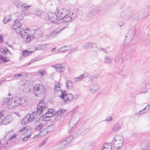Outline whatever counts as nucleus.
I'll return each instance as SVG.
<instances>
[{
    "mask_svg": "<svg viewBox=\"0 0 150 150\" xmlns=\"http://www.w3.org/2000/svg\"><path fill=\"white\" fill-rule=\"evenodd\" d=\"M57 15L58 17V21H60L62 20L66 14H68L69 11L65 9L61 8L57 9L56 10Z\"/></svg>",
    "mask_w": 150,
    "mask_h": 150,
    "instance_id": "nucleus-9",
    "label": "nucleus"
},
{
    "mask_svg": "<svg viewBox=\"0 0 150 150\" xmlns=\"http://www.w3.org/2000/svg\"><path fill=\"white\" fill-rule=\"evenodd\" d=\"M73 136L71 135L67 137L64 140L62 141L61 142H63L64 143H66V145L71 142L73 139Z\"/></svg>",
    "mask_w": 150,
    "mask_h": 150,
    "instance_id": "nucleus-27",
    "label": "nucleus"
},
{
    "mask_svg": "<svg viewBox=\"0 0 150 150\" xmlns=\"http://www.w3.org/2000/svg\"><path fill=\"white\" fill-rule=\"evenodd\" d=\"M45 89L42 85L40 83L35 84L33 89V94L37 97L40 96L45 93Z\"/></svg>",
    "mask_w": 150,
    "mask_h": 150,
    "instance_id": "nucleus-4",
    "label": "nucleus"
},
{
    "mask_svg": "<svg viewBox=\"0 0 150 150\" xmlns=\"http://www.w3.org/2000/svg\"><path fill=\"white\" fill-rule=\"evenodd\" d=\"M13 4L18 8H25L26 10H27V8L30 7V6H27L26 4H22L18 0H15L14 1Z\"/></svg>",
    "mask_w": 150,
    "mask_h": 150,
    "instance_id": "nucleus-15",
    "label": "nucleus"
},
{
    "mask_svg": "<svg viewBox=\"0 0 150 150\" xmlns=\"http://www.w3.org/2000/svg\"><path fill=\"white\" fill-rule=\"evenodd\" d=\"M124 24V22L123 21H120L118 23L117 25L120 27H122Z\"/></svg>",
    "mask_w": 150,
    "mask_h": 150,
    "instance_id": "nucleus-52",
    "label": "nucleus"
},
{
    "mask_svg": "<svg viewBox=\"0 0 150 150\" xmlns=\"http://www.w3.org/2000/svg\"><path fill=\"white\" fill-rule=\"evenodd\" d=\"M10 100V99L8 98H4L3 99L2 104L3 105H5L7 104H8V103Z\"/></svg>",
    "mask_w": 150,
    "mask_h": 150,
    "instance_id": "nucleus-44",
    "label": "nucleus"
},
{
    "mask_svg": "<svg viewBox=\"0 0 150 150\" xmlns=\"http://www.w3.org/2000/svg\"><path fill=\"white\" fill-rule=\"evenodd\" d=\"M94 45V43L89 42L84 44L83 47L84 49L87 50L93 47Z\"/></svg>",
    "mask_w": 150,
    "mask_h": 150,
    "instance_id": "nucleus-24",
    "label": "nucleus"
},
{
    "mask_svg": "<svg viewBox=\"0 0 150 150\" xmlns=\"http://www.w3.org/2000/svg\"><path fill=\"white\" fill-rule=\"evenodd\" d=\"M7 59V57H5L2 55H0V60L2 62L4 63L8 62V61Z\"/></svg>",
    "mask_w": 150,
    "mask_h": 150,
    "instance_id": "nucleus-43",
    "label": "nucleus"
},
{
    "mask_svg": "<svg viewBox=\"0 0 150 150\" xmlns=\"http://www.w3.org/2000/svg\"><path fill=\"white\" fill-rule=\"evenodd\" d=\"M24 73L15 74L13 76V77L16 79H20L21 77L23 78V76H24Z\"/></svg>",
    "mask_w": 150,
    "mask_h": 150,
    "instance_id": "nucleus-41",
    "label": "nucleus"
},
{
    "mask_svg": "<svg viewBox=\"0 0 150 150\" xmlns=\"http://www.w3.org/2000/svg\"><path fill=\"white\" fill-rule=\"evenodd\" d=\"M45 126H44V127L42 128L41 131H39V135L40 136H43L46 134L48 132V131L44 127Z\"/></svg>",
    "mask_w": 150,
    "mask_h": 150,
    "instance_id": "nucleus-34",
    "label": "nucleus"
},
{
    "mask_svg": "<svg viewBox=\"0 0 150 150\" xmlns=\"http://www.w3.org/2000/svg\"><path fill=\"white\" fill-rule=\"evenodd\" d=\"M42 12L41 11L39 10L36 12V15L39 17H40L42 14Z\"/></svg>",
    "mask_w": 150,
    "mask_h": 150,
    "instance_id": "nucleus-49",
    "label": "nucleus"
},
{
    "mask_svg": "<svg viewBox=\"0 0 150 150\" xmlns=\"http://www.w3.org/2000/svg\"><path fill=\"white\" fill-rule=\"evenodd\" d=\"M149 105H147L145 108L143 109V110H141L142 111V112L143 111H146V112H147L148 110H149Z\"/></svg>",
    "mask_w": 150,
    "mask_h": 150,
    "instance_id": "nucleus-50",
    "label": "nucleus"
},
{
    "mask_svg": "<svg viewBox=\"0 0 150 150\" xmlns=\"http://www.w3.org/2000/svg\"><path fill=\"white\" fill-rule=\"evenodd\" d=\"M12 77L11 76H9L6 79V80L7 81H8L11 80H12L13 79H12Z\"/></svg>",
    "mask_w": 150,
    "mask_h": 150,
    "instance_id": "nucleus-55",
    "label": "nucleus"
},
{
    "mask_svg": "<svg viewBox=\"0 0 150 150\" xmlns=\"http://www.w3.org/2000/svg\"><path fill=\"white\" fill-rule=\"evenodd\" d=\"M0 52L4 54V49L3 48H0Z\"/></svg>",
    "mask_w": 150,
    "mask_h": 150,
    "instance_id": "nucleus-58",
    "label": "nucleus"
},
{
    "mask_svg": "<svg viewBox=\"0 0 150 150\" xmlns=\"http://www.w3.org/2000/svg\"><path fill=\"white\" fill-rule=\"evenodd\" d=\"M112 146L110 143H107L104 144L103 147L101 149L102 150H111Z\"/></svg>",
    "mask_w": 150,
    "mask_h": 150,
    "instance_id": "nucleus-30",
    "label": "nucleus"
},
{
    "mask_svg": "<svg viewBox=\"0 0 150 150\" xmlns=\"http://www.w3.org/2000/svg\"><path fill=\"white\" fill-rule=\"evenodd\" d=\"M120 128V125L118 122H117L115 124L112 130L113 132H116L119 130Z\"/></svg>",
    "mask_w": 150,
    "mask_h": 150,
    "instance_id": "nucleus-25",
    "label": "nucleus"
},
{
    "mask_svg": "<svg viewBox=\"0 0 150 150\" xmlns=\"http://www.w3.org/2000/svg\"><path fill=\"white\" fill-rule=\"evenodd\" d=\"M38 60V59H33L31 61V62L32 63L33 62H35V61H37Z\"/></svg>",
    "mask_w": 150,
    "mask_h": 150,
    "instance_id": "nucleus-63",
    "label": "nucleus"
},
{
    "mask_svg": "<svg viewBox=\"0 0 150 150\" xmlns=\"http://www.w3.org/2000/svg\"><path fill=\"white\" fill-rule=\"evenodd\" d=\"M3 115L2 112H0V118H1L3 116Z\"/></svg>",
    "mask_w": 150,
    "mask_h": 150,
    "instance_id": "nucleus-64",
    "label": "nucleus"
},
{
    "mask_svg": "<svg viewBox=\"0 0 150 150\" xmlns=\"http://www.w3.org/2000/svg\"><path fill=\"white\" fill-rule=\"evenodd\" d=\"M63 28L60 29L59 28H57L56 30H55L54 31L50 33V34L47 35V38H54L57 36L58 32L62 30Z\"/></svg>",
    "mask_w": 150,
    "mask_h": 150,
    "instance_id": "nucleus-17",
    "label": "nucleus"
},
{
    "mask_svg": "<svg viewBox=\"0 0 150 150\" xmlns=\"http://www.w3.org/2000/svg\"><path fill=\"white\" fill-rule=\"evenodd\" d=\"M112 117L111 116H109V117H107L106 118V119L104 120V121H105V122H107V121L112 122Z\"/></svg>",
    "mask_w": 150,
    "mask_h": 150,
    "instance_id": "nucleus-48",
    "label": "nucleus"
},
{
    "mask_svg": "<svg viewBox=\"0 0 150 150\" xmlns=\"http://www.w3.org/2000/svg\"><path fill=\"white\" fill-rule=\"evenodd\" d=\"M47 110V112L45 111L42 115L43 116H45L43 118V119L44 121L47 120L46 118H50L54 115V113L53 112L54 110L53 109H50ZM65 111H66L64 110L60 109L55 112H54L55 113L54 115L56 117H58L59 116H61L65 112Z\"/></svg>",
    "mask_w": 150,
    "mask_h": 150,
    "instance_id": "nucleus-2",
    "label": "nucleus"
},
{
    "mask_svg": "<svg viewBox=\"0 0 150 150\" xmlns=\"http://www.w3.org/2000/svg\"><path fill=\"white\" fill-rule=\"evenodd\" d=\"M40 114L37 112V111H34L33 112L30 114L29 113L27 115H30L29 117L30 118V120L32 121L35 119L36 118V117L38 115H40Z\"/></svg>",
    "mask_w": 150,
    "mask_h": 150,
    "instance_id": "nucleus-22",
    "label": "nucleus"
},
{
    "mask_svg": "<svg viewBox=\"0 0 150 150\" xmlns=\"http://www.w3.org/2000/svg\"><path fill=\"white\" fill-rule=\"evenodd\" d=\"M34 35L36 37L40 38L42 35V32L40 29H37L35 32Z\"/></svg>",
    "mask_w": 150,
    "mask_h": 150,
    "instance_id": "nucleus-29",
    "label": "nucleus"
},
{
    "mask_svg": "<svg viewBox=\"0 0 150 150\" xmlns=\"http://www.w3.org/2000/svg\"><path fill=\"white\" fill-rule=\"evenodd\" d=\"M54 68L57 71L61 73L64 71L65 67L62 64H57L54 66Z\"/></svg>",
    "mask_w": 150,
    "mask_h": 150,
    "instance_id": "nucleus-19",
    "label": "nucleus"
},
{
    "mask_svg": "<svg viewBox=\"0 0 150 150\" xmlns=\"http://www.w3.org/2000/svg\"><path fill=\"white\" fill-rule=\"evenodd\" d=\"M4 54H6V52H8L9 51L8 49L6 48H5L4 49Z\"/></svg>",
    "mask_w": 150,
    "mask_h": 150,
    "instance_id": "nucleus-60",
    "label": "nucleus"
},
{
    "mask_svg": "<svg viewBox=\"0 0 150 150\" xmlns=\"http://www.w3.org/2000/svg\"><path fill=\"white\" fill-rule=\"evenodd\" d=\"M49 19L52 22L55 23L59 24L60 23L59 21H58V17L57 15L56 12H49L48 13Z\"/></svg>",
    "mask_w": 150,
    "mask_h": 150,
    "instance_id": "nucleus-11",
    "label": "nucleus"
},
{
    "mask_svg": "<svg viewBox=\"0 0 150 150\" xmlns=\"http://www.w3.org/2000/svg\"><path fill=\"white\" fill-rule=\"evenodd\" d=\"M18 106L20 105L22 107H25L28 104L27 98L24 97L17 98Z\"/></svg>",
    "mask_w": 150,
    "mask_h": 150,
    "instance_id": "nucleus-14",
    "label": "nucleus"
},
{
    "mask_svg": "<svg viewBox=\"0 0 150 150\" xmlns=\"http://www.w3.org/2000/svg\"><path fill=\"white\" fill-rule=\"evenodd\" d=\"M76 112V110H75V109L74 108L72 110L70 111V112H71V113H75Z\"/></svg>",
    "mask_w": 150,
    "mask_h": 150,
    "instance_id": "nucleus-61",
    "label": "nucleus"
},
{
    "mask_svg": "<svg viewBox=\"0 0 150 150\" xmlns=\"http://www.w3.org/2000/svg\"><path fill=\"white\" fill-rule=\"evenodd\" d=\"M3 37L2 35L0 34V42H3Z\"/></svg>",
    "mask_w": 150,
    "mask_h": 150,
    "instance_id": "nucleus-57",
    "label": "nucleus"
},
{
    "mask_svg": "<svg viewBox=\"0 0 150 150\" xmlns=\"http://www.w3.org/2000/svg\"><path fill=\"white\" fill-rule=\"evenodd\" d=\"M77 16V13L76 12L75 9H71L69 11L68 14H66L62 20L63 29L67 27L69 24V22L74 19Z\"/></svg>",
    "mask_w": 150,
    "mask_h": 150,
    "instance_id": "nucleus-1",
    "label": "nucleus"
},
{
    "mask_svg": "<svg viewBox=\"0 0 150 150\" xmlns=\"http://www.w3.org/2000/svg\"><path fill=\"white\" fill-rule=\"evenodd\" d=\"M122 58L120 55L116 56L115 59V61L116 63L118 62Z\"/></svg>",
    "mask_w": 150,
    "mask_h": 150,
    "instance_id": "nucleus-45",
    "label": "nucleus"
},
{
    "mask_svg": "<svg viewBox=\"0 0 150 150\" xmlns=\"http://www.w3.org/2000/svg\"><path fill=\"white\" fill-rule=\"evenodd\" d=\"M104 60V63L106 64H111L112 63V59L109 56H105Z\"/></svg>",
    "mask_w": 150,
    "mask_h": 150,
    "instance_id": "nucleus-31",
    "label": "nucleus"
},
{
    "mask_svg": "<svg viewBox=\"0 0 150 150\" xmlns=\"http://www.w3.org/2000/svg\"><path fill=\"white\" fill-rule=\"evenodd\" d=\"M10 132H9L6 135V137H5V139H6L11 140V139H15L16 137V135L15 134H14L13 135H11V136H10L9 135V134H10Z\"/></svg>",
    "mask_w": 150,
    "mask_h": 150,
    "instance_id": "nucleus-39",
    "label": "nucleus"
},
{
    "mask_svg": "<svg viewBox=\"0 0 150 150\" xmlns=\"http://www.w3.org/2000/svg\"><path fill=\"white\" fill-rule=\"evenodd\" d=\"M16 32L19 35H20L21 37L25 33H26L25 31L23 29L21 28V27L17 28L16 25H14V28Z\"/></svg>",
    "mask_w": 150,
    "mask_h": 150,
    "instance_id": "nucleus-18",
    "label": "nucleus"
},
{
    "mask_svg": "<svg viewBox=\"0 0 150 150\" xmlns=\"http://www.w3.org/2000/svg\"><path fill=\"white\" fill-rule=\"evenodd\" d=\"M57 15L58 17V21H60L62 20L66 14H68L69 11L65 9L61 8L57 9L56 10Z\"/></svg>",
    "mask_w": 150,
    "mask_h": 150,
    "instance_id": "nucleus-8",
    "label": "nucleus"
},
{
    "mask_svg": "<svg viewBox=\"0 0 150 150\" xmlns=\"http://www.w3.org/2000/svg\"><path fill=\"white\" fill-rule=\"evenodd\" d=\"M88 78L90 79L91 78H92V80H93V78H95V77L94 76H93L90 75V76H88Z\"/></svg>",
    "mask_w": 150,
    "mask_h": 150,
    "instance_id": "nucleus-62",
    "label": "nucleus"
},
{
    "mask_svg": "<svg viewBox=\"0 0 150 150\" xmlns=\"http://www.w3.org/2000/svg\"><path fill=\"white\" fill-rule=\"evenodd\" d=\"M136 33V28L134 26H131L128 32L125 37V40L131 41L133 39V37Z\"/></svg>",
    "mask_w": 150,
    "mask_h": 150,
    "instance_id": "nucleus-7",
    "label": "nucleus"
},
{
    "mask_svg": "<svg viewBox=\"0 0 150 150\" xmlns=\"http://www.w3.org/2000/svg\"><path fill=\"white\" fill-rule=\"evenodd\" d=\"M89 88L90 91L93 94H96L99 90V88L98 85L92 84L89 85Z\"/></svg>",
    "mask_w": 150,
    "mask_h": 150,
    "instance_id": "nucleus-16",
    "label": "nucleus"
},
{
    "mask_svg": "<svg viewBox=\"0 0 150 150\" xmlns=\"http://www.w3.org/2000/svg\"><path fill=\"white\" fill-rule=\"evenodd\" d=\"M67 50L66 48V46H64L59 49L58 51L59 52H63Z\"/></svg>",
    "mask_w": 150,
    "mask_h": 150,
    "instance_id": "nucleus-46",
    "label": "nucleus"
},
{
    "mask_svg": "<svg viewBox=\"0 0 150 150\" xmlns=\"http://www.w3.org/2000/svg\"><path fill=\"white\" fill-rule=\"evenodd\" d=\"M22 37L24 39H25L24 40V42L25 43L29 42L30 41L31 39L30 36L27 34L26 32V33H24V34L22 36Z\"/></svg>",
    "mask_w": 150,
    "mask_h": 150,
    "instance_id": "nucleus-28",
    "label": "nucleus"
},
{
    "mask_svg": "<svg viewBox=\"0 0 150 150\" xmlns=\"http://www.w3.org/2000/svg\"><path fill=\"white\" fill-rule=\"evenodd\" d=\"M142 112V110H140V111L137 112L135 114V115L137 116H139L140 115H141V112Z\"/></svg>",
    "mask_w": 150,
    "mask_h": 150,
    "instance_id": "nucleus-56",
    "label": "nucleus"
},
{
    "mask_svg": "<svg viewBox=\"0 0 150 150\" xmlns=\"http://www.w3.org/2000/svg\"><path fill=\"white\" fill-rule=\"evenodd\" d=\"M73 95L71 94H67L64 93L63 98H61L64 100V102L66 103H67L73 100L74 99Z\"/></svg>",
    "mask_w": 150,
    "mask_h": 150,
    "instance_id": "nucleus-13",
    "label": "nucleus"
},
{
    "mask_svg": "<svg viewBox=\"0 0 150 150\" xmlns=\"http://www.w3.org/2000/svg\"><path fill=\"white\" fill-rule=\"evenodd\" d=\"M66 143H64L63 142L56 144L53 147V150H60L66 146Z\"/></svg>",
    "mask_w": 150,
    "mask_h": 150,
    "instance_id": "nucleus-21",
    "label": "nucleus"
},
{
    "mask_svg": "<svg viewBox=\"0 0 150 150\" xmlns=\"http://www.w3.org/2000/svg\"><path fill=\"white\" fill-rule=\"evenodd\" d=\"M67 88L69 89L71 88L73 86V84L72 82L70 81L69 80L66 82Z\"/></svg>",
    "mask_w": 150,
    "mask_h": 150,
    "instance_id": "nucleus-37",
    "label": "nucleus"
},
{
    "mask_svg": "<svg viewBox=\"0 0 150 150\" xmlns=\"http://www.w3.org/2000/svg\"><path fill=\"white\" fill-rule=\"evenodd\" d=\"M113 145L117 150H122L121 148L123 146L124 140L122 137L119 135H116L112 140Z\"/></svg>",
    "mask_w": 150,
    "mask_h": 150,
    "instance_id": "nucleus-3",
    "label": "nucleus"
},
{
    "mask_svg": "<svg viewBox=\"0 0 150 150\" xmlns=\"http://www.w3.org/2000/svg\"><path fill=\"white\" fill-rule=\"evenodd\" d=\"M48 103L44 101H40L37 105V112L42 115L46 110H48Z\"/></svg>",
    "mask_w": 150,
    "mask_h": 150,
    "instance_id": "nucleus-6",
    "label": "nucleus"
},
{
    "mask_svg": "<svg viewBox=\"0 0 150 150\" xmlns=\"http://www.w3.org/2000/svg\"><path fill=\"white\" fill-rule=\"evenodd\" d=\"M28 130L26 127H24L20 131V133L21 134L25 135L26 136V134L28 133Z\"/></svg>",
    "mask_w": 150,
    "mask_h": 150,
    "instance_id": "nucleus-36",
    "label": "nucleus"
},
{
    "mask_svg": "<svg viewBox=\"0 0 150 150\" xmlns=\"http://www.w3.org/2000/svg\"><path fill=\"white\" fill-rule=\"evenodd\" d=\"M31 137L30 135H26V136L23 137L22 139V141H25L27 140L28 138L30 137Z\"/></svg>",
    "mask_w": 150,
    "mask_h": 150,
    "instance_id": "nucleus-51",
    "label": "nucleus"
},
{
    "mask_svg": "<svg viewBox=\"0 0 150 150\" xmlns=\"http://www.w3.org/2000/svg\"><path fill=\"white\" fill-rule=\"evenodd\" d=\"M78 121L74 122V120H71L69 122V126L71 129H72L76 125L78 122Z\"/></svg>",
    "mask_w": 150,
    "mask_h": 150,
    "instance_id": "nucleus-33",
    "label": "nucleus"
},
{
    "mask_svg": "<svg viewBox=\"0 0 150 150\" xmlns=\"http://www.w3.org/2000/svg\"><path fill=\"white\" fill-rule=\"evenodd\" d=\"M101 9L99 7H96L90 11L89 13L90 15H94L96 13H99Z\"/></svg>",
    "mask_w": 150,
    "mask_h": 150,
    "instance_id": "nucleus-26",
    "label": "nucleus"
},
{
    "mask_svg": "<svg viewBox=\"0 0 150 150\" xmlns=\"http://www.w3.org/2000/svg\"><path fill=\"white\" fill-rule=\"evenodd\" d=\"M11 19V18L10 15H6L4 18L3 22L4 24H6Z\"/></svg>",
    "mask_w": 150,
    "mask_h": 150,
    "instance_id": "nucleus-40",
    "label": "nucleus"
},
{
    "mask_svg": "<svg viewBox=\"0 0 150 150\" xmlns=\"http://www.w3.org/2000/svg\"><path fill=\"white\" fill-rule=\"evenodd\" d=\"M43 127H44V125L43 124L40 123V124L37 125L35 126V131L39 132Z\"/></svg>",
    "mask_w": 150,
    "mask_h": 150,
    "instance_id": "nucleus-35",
    "label": "nucleus"
},
{
    "mask_svg": "<svg viewBox=\"0 0 150 150\" xmlns=\"http://www.w3.org/2000/svg\"><path fill=\"white\" fill-rule=\"evenodd\" d=\"M100 50L102 51L103 52H105L106 54H108V52L105 49H104L103 48H101L100 49Z\"/></svg>",
    "mask_w": 150,
    "mask_h": 150,
    "instance_id": "nucleus-53",
    "label": "nucleus"
},
{
    "mask_svg": "<svg viewBox=\"0 0 150 150\" xmlns=\"http://www.w3.org/2000/svg\"><path fill=\"white\" fill-rule=\"evenodd\" d=\"M54 90L55 92L58 93V95L59 97L61 98H63L64 95V93L66 92V91L64 90L62 91L61 90L59 83L58 82L57 83H56L55 84Z\"/></svg>",
    "mask_w": 150,
    "mask_h": 150,
    "instance_id": "nucleus-10",
    "label": "nucleus"
},
{
    "mask_svg": "<svg viewBox=\"0 0 150 150\" xmlns=\"http://www.w3.org/2000/svg\"><path fill=\"white\" fill-rule=\"evenodd\" d=\"M145 9L146 10V13H148V16H149L150 14V8Z\"/></svg>",
    "mask_w": 150,
    "mask_h": 150,
    "instance_id": "nucleus-54",
    "label": "nucleus"
},
{
    "mask_svg": "<svg viewBox=\"0 0 150 150\" xmlns=\"http://www.w3.org/2000/svg\"><path fill=\"white\" fill-rule=\"evenodd\" d=\"M22 53L24 57H27L31 55L32 54V52L28 51L27 50H25L23 51Z\"/></svg>",
    "mask_w": 150,
    "mask_h": 150,
    "instance_id": "nucleus-42",
    "label": "nucleus"
},
{
    "mask_svg": "<svg viewBox=\"0 0 150 150\" xmlns=\"http://www.w3.org/2000/svg\"><path fill=\"white\" fill-rule=\"evenodd\" d=\"M16 25L17 28L21 27L22 26V24L18 20H16L14 21V23L13 24V28H14V25Z\"/></svg>",
    "mask_w": 150,
    "mask_h": 150,
    "instance_id": "nucleus-38",
    "label": "nucleus"
},
{
    "mask_svg": "<svg viewBox=\"0 0 150 150\" xmlns=\"http://www.w3.org/2000/svg\"><path fill=\"white\" fill-rule=\"evenodd\" d=\"M87 76V75L85 74H82L80 76L76 77L74 79V80L75 82L79 81L82 80L83 78Z\"/></svg>",
    "mask_w": 150,
    "mask_h": 150,
    "instance_id": "nucleus-32",
    "label": "nucleus"
},
{
    "mask_svg": "<svg viewBox=\"0 0 150 150\" xmlns=\"http://www.w3.org/2000/svg\"><path fill=\"white\" fill-rule=\"evenodd\" d=\"M18 104L17 98H14L12 99H10L8 103V107L10 109H13L18 106Z\"/></svg>",
    "mask_w": 150,
    "mask_h": 150,
    "instance_id": "nucleus-12",
    "label": "nucleus"
},
{
    "mask_svg": "<svg viewBox=\"0 0 150 150\" xmlns=\"http://www.w3.org/2000/svg\"><path fill=\"white\" fill-rule=\"evenodd\" d=\"M30 115H27L26 117H25L21 121V123L22 125H25L28 123H30L32 121L30 120V118L29 117Z\"/></svg>",
    "mask_w": 150,
    "mask_h": 150,
    "instance_id": "nucleus-23",
    "label": "nucleus"
},
{
    "mask_svg": "<svg viewBox=\"0 0 150 150\" xmlns=\"http://www.w3.org/2000/svg\"><path fill=\"white\" fill-rule=\"evenodd\" d=\"M148 16V13L146 11V10L145 9H143L133 14L132 16V18L134 20H139L145 18Z\"/></svg>",
    "mask_w": 150,
    "mask_h": 150,
    "instance_id": "nucleus-5",
    "label": "nucleus"
},
{
    "mask_svg": "<svg viewBox=\"0 0 150 150\" xmlns=\"http://www.w3.org/2000/svg\"><path fill=\"white\" fill-rule=\"evenodd\" d=\"M38 74L41 75L42 76H44L45 75V72L43 70L38 71Z\"/></svg>",
    "mask_w": 150,
    "mask_h": 150,
    "instance_id": "nucleus-47",
    "label": "nucleus"
},
{
    "mask_svg": "<svg viewBox=\"0 0 150 150\" xmlns=\"http://www.w3.org/2000/svg\"><path fill=\"white\" fill-rule=\"evenodd\" d=\"M13 117L11 116H8L5 117L2 121L3 125H6L9 124L13 120Z\"/></svg>",
    "mask_w": 150,
    "mask_h": 150,
    "instance_id": "nucleus-20",
    "label": "nucleus"
},
{
    "mask_svg": "<svg viewBox=\"0 0 150 150\" xmlns=\"http://www.w3.org/2000/svg\"><path fill=\"white\" fill-rule=\"evenodd\" d=\"M146 88H150V83H148L146 85Z\"/></svg>",
    "mask_w": 150,
    "mask_h": 150,
    "instance_id": "nucleus-59",
    "label": "nucleus"
}]
</instances>
